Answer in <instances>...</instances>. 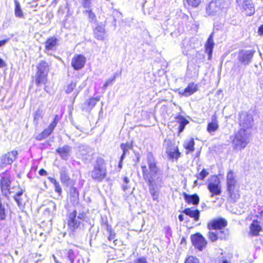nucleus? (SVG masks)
Returning <instances> with one entry per match:
<instances>
[{"mask_svg":"<svg viewBox=\"0 0 263 263\" xmlns=\"http://www.w3.org/2000/svg\"><path fill=\"white\" fill-rule=\"evenodd\" d=\"M233 148L241 150L250 142V136L245 129H240L231 137Z\"/></svg>","mask_w":263,"mask_h":263,"instance_id":"1","label":"nucleus"},{"mask_svg":"<svg viewBox=\"0 0 263 263\" xmlns=\"http://www.w3.org/2000/svg\"><path fill=\"white\" fill-rule=\"evenodd\" d=\"M91 178L98 182H101L106 177L107 168L104 160L98 158L94 164L93 170L90 172Z\"/></svg>","mask_w":263,"mask_h":263,"instance_id":"2","label":"nucleus"},{"mask_svg":"<svg viewBox=\"0 0 263 263\" xmlns=\"http://www.w3.org/2000/svg\"><path fill=\"white\" fill-rule=\"evenodd\" d=\"M142 175L145 181L148 185L156 184V181L160 178L159 170H148L146 165L141 166Z\"/></svg>","mask_w":263,"mask_h":263,"instance_id":"3","label":"nucleus"},{"mask_svg":"<svg viewBox=\"0 0 263 263\" xmlns=\"http://www.w3.org/2000/svg\"><path fill=\"white\" fill-rule=\"evenodd\" d=\"M11 183V180L10 173L7 172L3 173L1 180V188L2 192L5 196H8L10 194Z\"/></svg>","mask_w":263,"mask_h":263,"instance_id":"4","label":"nucleus"},{"mask_svg":"<svg viewBox=\"0 0 263 263\" xmlns=\"http://www.w3.org/2000/svg\"><path fill=\"white\" fill-rule=\"evenodd\" d=\"M77 211L74 210L69 213L68 216L67 225L68 229L70 234H73L75 231L79 228L81 221L77 218Z\"/></svg>","mask_w":263,"mask_h":263,"instance_id":"5","label":"nucleus"},{"mask_svg":"<svg viewBox=\"0 0 263 263\" xmlns=\"http://www.w3.org/2000/svg\"><path fill=\"white\" fill-rule=\"evenodd\" d=\"M208 189L211 193V197L220 195L221 191L219 179L217 177H212L208 184Z\"/></svg>","mask_w":263,"mask_h":263,"instance_id":"6","label":"nucleus"},{"mask_svg":"<svg viewBox=\"0 0 263 263\" xmlns=\"http://www.w3.org/2000/svg\"><path fill=\"white\" fill-rule=\"evenodd\" d=\"M17 155V151H12L3 155L0 160V167L3 168L11 164L16 159Z\"/></svg>","mask_w":263,"mask_h":263,"instance_id":"7","label":"nucleus"},{"mask_svg":"<svg viewBox=\"0 0 263 263\" xmlns=\"http://www.w3.org/2000/svg\"><path fill=\"white\" fill-rule=\"evenodd\" d=\"M255 50H241L239 52L238 56L239 61L244 65H249L252 60Z\"/></svg>","mask_w":263,"mask_h":263,"instance_id":"8","label":"nucleus"},{"mask_svg":"<svg viewBox=\"0 0 263 263\" xmlns=\"http://www.w3.org/2000/svg\"><path fill=\"white\" fill-rule=\"evenodd\" d=\"M193 245L199 251H202L206 245L205 239L199 233H196L191 237Z\"/></svg>","mask_w":263,"mask_h":263,"instance_id":"9","label":"nucleus"},{"mask_svg":"<svg viewBox=\"0 0 263 263\" xmlns=\"http://www.w3.org/2000/svg\"><path fill=\"white\" fill-rule=\"evenodd\" d=\"M220 11V4L218 1H212L206 6V14L209 16H214Z\"/></svg>","mask_w":263,"mask_h":263,"instance_id":"10","label":"nucleus"},{"mask_svg":"<svg viewBox=\"0 0 263 263\" xmlns=\"http://www.w3.org/2000/svg\"><path fill=\"white\" fill-rule=\"evenodd\" d=\"M86 58L81 54L74 55L71 60V66L76 70L83 68L86 63Z\"/></svg>","mask_w":263,"mask_h":263,"instance_id":"11","label":"nucleus"},{"mask_svg":"<svg viewBox=\"0 0 263 263\" xmlns=\"http://www.w3.org/2000/svg\"><path fill=\"white\" fill-rule=\"evenodd\" d=\"M227 226V221L224 218H218L212 220L208 224L209 230H215L218 231L223 229Z\"/></svg>","mask_w":263,"mask_h":263,"instance_id":"12","label":"nucleus"},{"mask_svg":"<svg viewBox=\"0 0 263 263\" xmlns=\"http://www.w3.org/2000/svg\"><path fill=\"white\" fill-rule=\"evenodd\" d=\"M253 119L251 115L242 113L240 115V125L244 128H249L253 125Z\"/></svg>","mask_w":263,"mask_h":263,"instance_id":"13","label":"nucleus"},{"mask_svg":"<svg viewBox=\"0 0 263 263\" xmlns=\"http://www.w3.org/2000/svg\"><path fill=\"white\" fill-rule=\"evenodd\" d=\"M238 5L243 8L247 15L251 16L254 14L255 9L253 4L248 0H236Z\"/></svg>","mask_w":263,"mask_h":263,"instance_id":"14","label":"nucleus"},{"mask_svg":"<svg viewBox=\"0 0 263 263\" xmlns=\"http://www.w3.org/2000/svg\"><path fill=\"white\" fill-rule=\"evenodd\" d=\"M71 151V147L65 145L57 149V153L60 156L61 158L65 160L68 159Z\"/></svg>","mask_w":263,"mask_h":263,"instance_id":"15","label":"nucleus"},{"mask_svg":"<svg viewBox=\"0 0 263 263\" xmlns=\"http://www.w3.org/2000/svg\"><path fill=\"white\" fill-rule=\"evenodd\" d=\"M58 39L55 37L48 38L45 43V50L47 51L55 50L58 44Z\"/></svg>","mask_w":263,"mask_h":263,"instance_id":"16","label":"nucleus"},{"mask_svg":"<svg viewBox=\"0 0 263 263\" xmlns=\"http://www.w3.org/2000/svg\"><path fill=\"white\" fill-rule=\"evenodd\" d=\"M147 163L148 166V170H159L157 165V162L152 153L149 152L146 156Z\"/></svg>","mask_w":263,"mask_h":263,"instance_id":"17","label":"nucleus"},{"mask_svg":"<svg viewBox=\"0 0 263 263\" xmlns=\"http://www.w3.org/2000/svg\"><path fill=\"white\" fill-rule=\"evenodd\" d=\"M214 46V43L213 41V33H212L209 36L208 40L205 45V52L209 55V60H210L211 58Z\"/></svg>","mask_w":263,"mask_h":263,"instance_id":"18","label":"nucleus"},{"mask_svg":"<svg viewBox=\"0 0 263 263\" xmlns=\"http://www.w3.org/2000/svg\"><path fill=\"white\" fill-rule=\"evenodd\" d=\"M68 172V170L65 166H63L60 168V180L63 184L67 185L70 180V177Z\"/></svg>","mask_w":263,"mask_h":263,"instance_id":"19","label":"nucleus"},{"mask_svg":"<svg viewBox=\"0 0 263 263\" xmlns=\"http://www.w3.org/2000/svg\"><path fill=\"white\" fill-rule=\"evenodd\" d=\"M197 90L198 86L197 84L194 83H190L181 94L184 97H189L197 91Z\"/></svg>","mask_w":263,"mask_h":263,"instance_id":"20","label":"nucleus"},{"mask_svg":"<svg viewBox=\"0 0 263 263\" xmlns=\"http://www.w3.org/2000/svg\"><path fill=\"white\" fill-rule=\"evenodd\" d=\"M183 213L191 218H193L195 221L199 220L200 212L198 210H192L190 208H186L183 210Z\"/></svg>","mask_w":263,"mask_h":263,"instance_id":"21","label":"nucleus"},{"mask_svg":"<svg viewBox=\"0 0 263 263\" xmlns=\"http://www.w3.org/2000/svg\"><path fill=\"white\" fill-rule=\"evenodd\" d=\"M183 197L185 201L188 203H192L194 205H197L199 203V198L196 194L190 195L184 193Z\"/></svg>","mask_w":263,"mask_h":263,"instance_id":"22","label":"nucleus"},{"mask_svg":"<svg viewBox=\"0 0 263 263\" xmlns=\"http://www.w3.org/2000/svg\"><path fill=\"white\" fill-rule=\"evenodd\" d=\"M169 159L173 160L174 159H177L180 157V153L179 152L177 147H173V148H167L166 151Z\"/></svg>","mask_w":263,"mask_h":263,"instance_id":"23","label":"nucleus"},{"mask_svg":"<svg viewBox=\"0 0 263 263\" xmlns=\"http://www.w3.org/2000/svg\"><path fill=\"white\" fill-rule=\"evenodd\" d=\"M227 189L235 187L236 181L232 171H230L227 176Z\"/></svg>","mask_w":263,"mask_h":263,"instance_id":"24","label":"nucleus"},{"mask_svg":"<svg viewBox=\"0 0 263 263\" xmlns=\"http://www.w3.org/2000/svg\"><path fill=\"white\" fill-rule=\"evenodd\" d=\"M48 74L36 72L35 74V82L37 85L40 84H46L47 82Z\"/></svg>","mask_w":263,"mask_h":263,"instance_id":"25","label":"nucleus"},{"mask_svg":"<svg viewBox=\"0 0 263 263\" xmlns=\"http://www.w3.org/2000/svg\"><path fill=\"white\" fill-rule=\"evenodd\" d=\"M212 122L209 123L207 126V130L210 133L215 132L219 127L216 116L214 115L212 116Z\"/></svg>","mask_w":263,"mask_h":263,"instance_id":"26","label":"nucleus"},{"mask_svg":"<svg viewBox=\"0 0 263 263\" xmlns=\"http://www.w3.org/2000/svg\"><path fill=\"white\" fill-rule=\"evenodd\" d=\"M37 72L48 74L49 72V64L45 61H41L37 66Z\"/></svg>","mask_w":263,"mask_h":263,"instance_id":"27","label":"nucleus"},{"mask_svg":"<svg viewBox=\"0 0 263 263\" xmlns=\"http://www.w3.org/2000/svg\"><path fill=\"white\" fill-rule=\"evenodd\" d=\"M69 197L73 203H77L79 200V192L77 188L73 186L69 189Z\"/></svg>","mask_w":263,"mask_h":263,"instance_id":"28","label":"nucleus"},{"mask_svg":"<svg viewBox=\"0 0 263 263\" xmlns=\"http://www.w3.org/2000/svg\"><path fill=\"white\" fill-rule=\"evenodd\" d=\"M194 145L195 142L193 138H191L189 140H186L184 142L183 147L186 149V154H189L190 152H193L194 151Z\"/></svg>","mask_w":263,"mask_h":263,"instance_id":"29","label":"nucleus"},{"mask_svg":"<svg viewBox=\"0 0 263 263\" xmlns=\"http://www.w3.org/2000/svg\"><path fill=\"white\" fill-rule=\"evenodd\" d=\"M93 33L96 38L99 40H103L104 38L105 28L102 26H98L94 30Z\"/></svg>","mask_w":263,"mask_h":263,"instance_id":"30","label":"nucleus"},{"mask_svg":"<svg viewBox=\"0 0 263 263\" xmlns=\"http://www.w3.org/2000/svg\"><path fill=\"white\" fill-rule=\"evenodd\" d=\"M261 228L257 221H253L250 227V233L253 236H257Z\"/></svg>","mask_w":263,"mask_h":263,"instance_id":"31","label":"nucleus"},{"mask_svg":"<svg viewBox=\"0 0 263 263\" xmlns=\"http://www.w3.org/2000/svg\"><path fill=\"white\" fill-rule=\"evenodd\" d=\"M53 129L49 126L41 134L37 135L35 138L36 140L41 141L48 137L53 132Z\"/></svg>","mask_w":263,"mask_h":263,"instance_id":"32","label":"nucleus"},{"mask_svg":"<svg viewBox=\"0 0 263 263\" xmlns=\"http://www.w3.org/2000/svg\"><path fill=\"white\" fill-rule=\"evenodd\" d=\"M53 129L49 126L41 134L37 135L35 138L36 140L41 141L48 137L53 132Z\"/></svg>","mask_w":263,"mask_h":263,"instance_id":"33","label":"nucleus"},{"mask_svg":"<svg viewBox=\"0 0 263 263\" xmlns=\"http://www.w3.org/2000/svg\"><path fill=\"white\" fill-rule=\"evenodd\" d=\"M176 119L177 122L179 124V133H180L183 132L185 125L189 123V121L183 117L181 116L177 117Z\"/></svg>","mask_w":263,"mask_h":263,"instance_id":"34","label":"nucleus"},{"mask_svg":"<svg viewBox=\"0 0 263 263\" xmlns=\"http://www.w3.org/2000/svg\"><path fill=\"white\" fill-rule=\"evenodd\" d=\"M231 202H235L239 198V195L235 192V188L227 189Z\"/></svg>","mask_w":263,"mask_h":263,"instance_id":"35","label":"nucleus"},{"mask_svg":"<svg viewBox=\"0 0 263 263\" xmlns=\"http://www.w3.org/2000/svg\"><path fill=\"white\" fill-rule=\"evenodd\" d=\"M120 147L123 151V154L121 156V160H123L125 158L126 155L129 153V149L132 148V145L128 143H122L120 145Z\"/></svg>","mask_w":263,"mask_h":263,"instance_id":"36","label":"nucleus"},{"mask_svg":"<svg viewBox=\"0 0 263 263\" xmlns=\"http://www.w3.org/2000/svg\"><path fill=\"white\" fill-rule=\"evenodd\" d=\"M217 237L218 239L225 240L229 236V231L228 230L221 229L217 231Z\"/></svg>","mask_w":263,"mask_h":263,"instance_id":"37","label":"nucleus"},{"mask_svg":"<svg viewBox=\"0 0 263 263\" xmlns=\"http://www.w3.org/2000/svg\"><path fill=\"white\" fill-rule=\"evenodd\" d=\"M100 100L99 97H96L94 98H91L87 100L85 102V104L87 105L88 107L91 109L97 104V102Z\"/></svg>","mask_w":263,"mask_h":263,"instance_id":"38","label":"nucleus"},{"mask_svg":"<svg viewBox=\"0 0 263 263\" xmlns=\"http://www.w3.org/2000/svg\"><path fill=\"white\" fill-rule=\"evenodd\" d=\"M156 184L152 185H148L149 189V193L153 197L154 200H157L159 197L158 192L157 189L154 186Z\"/></svg>","mask_w":263,"mask_h":263,"instance_id":"39","label":"nucleus"},{"mask_svg":"<svg viewBox=\"0 0 263 263\" xmlns=\"http://www.w3.org/2000/svg\"><path fill=\"white\" fill-rule=\"evenodd\" d=\"M76 87V83L71 82L67 86L66 88L65 89L66 93L67 94L71 93Z\"/></svg>","mask_w":263,"mask_h":263,"instance_id":"40","label":"nucleus"},{"mask_svg":"<svg viewBox=\"0 0 263 263\" xmlns=\"http://www.w3.org/2000/svg\"><path fill=\"white\" fill-rule=\"evenodd\" d=\"M209 174V173L205 170L203 169L201 172L196 175V177L200 180H203L204 178Z\"/></svg>","mask_w":263,"mask_h":263,"instance_id":"41","label":"nucleus"},{"mask_svg":"<svg viewBox=\"0 0 263 263\" xmlns=\"http://www.w3.org/2000/svg\"><path fill=\"white\" fill-rule=\"evenodd\" d=\"M15 14L16 16L21 17L22 16V12L21 9L20 5L18 2L15 1Z\"/></svg>","mask_w":263,"mask_h":263,"instance_id":"42","label":"nucleus"},{"mask_svg":"<svg viewBox=\"0 0 263 263\" xmlns=\"http://www.w3.org/2000/svg\"><path fill=\"white\" fill-rule=\"evenodd\" d=\"M129 180L127 177H124L123 178V183L122 184V190L124 192H126L127 190L129 189V186L128 185Z\"/></svg>","mask_w":263,"mask_h":263,"instance_id":"43","label":"nucleus"},{"mask_svg":"<svg viewBox=\"0 0 263 263\" xmlns=\"http://www.w3.org/2000/svg\"><path fill=\"white\" fill-rule=\"evenodd\" d=\"M209 238L212 242H214L218 239L217 237V231L215 232L210 231L208 234Z\"/></svg>","mask_w":263,"mask_h":263,"instance_id":"44","label":"nucleus"},{"mask_svg":"<svg viewBox=\"0 0 263 263\" xmlns=\"http://www.w3.org/2000/svg\"><path fill=\"white\" fill-rule=\"evenodd\" d=\"M187 4L193 7H197L201 3V0H184Z\"/></svg>","mask_w":263,"mask_h":263,"instance_id":"45","label":"nucleus"},{"mask_svg":"<svg viewBox=\"0 0 263 263\" xmlns=\"http://www.w3.org/2000/svg\"><path fill=\"white\" fill-rule=\"evenodd\" d=\"M59 119L58 115H55L54 117L53 120L51 122V123L49 124L48 126L50 128L52 129H54V128L56 127L58 122H59Z\"/></svg>","mask_w":263,"mask_h":263,"instance_id":"46","label":"nucleus"},{"mask_svg":"<svg viewBox=\"0 0 263 263\" xmlns=\"http://www.w3.org/2000/svg\"><path fill=\"white\" fill-rule=\"evenodd\" d=\"M84 8L90 9L91 6V0H79Z\"/></svg>","mask_w":263,"mask_h":263,"instance_id":"47","label":"nucleus"},{"mask_svg":"<svg viewBox=\"0 0 263 263\" xmlns=\"http://www.w3.org/2000/svg\"><path fill=\"white\" fill-rule=\"evenodd\" d=\"M23 193V191L22 190L21 191L17 193L14 197V199L15 200V201L17 202L18 205H20L22 204V201H21L20 197L22 195Z\"/></svg>","mask_w":263,"mask_h":263,"instance_id":"48","label":"nucleus"},{"mask_svg":"<svg viewBox=\"0 0 263 263\" xmlns=\"http://www.w3.org/2000/svg\"><path fill=\"white\" fill-rule=\"evenodd\" d=\"M184 263H199V260L197 258H196V257L193 256H190L186 259Z\"/></svg>","mask_w":263,"mask_h":263,"instance_id":"49","label":"nucleus"},{"mask_svg":"<svg viewBox=\"0 0 263 263\" xmlns=\"http://www.w3.org/2000/svg\"><path fill=\"white\" fill-rule=\"evenodd\" d=\"M67 258L70 261V263H74L75 256L74 252L72 250H68L67 252Z\"/></svg>","mask_w":263,"mask_h":263,"instance_id":"50","label":"nucleus"},{"mask_svg":"<svg viewBox=\"0 0 263 263\" xmlns=\"http://www.w3.org/2000/svg\"><path fill=\"white\" fill-rule=\"evenodd\" d=\"M115 79H116V76L114 75V76L113 77V78L112 79H109L107 80V81L105 82V83L103 85V88L104 89H106V88L108 86H109V85L112 84L113 82L115 81Z\"/></svg>","mask_w":263,"mask_h":263,"instance_id":"51","label":"nucleus"},{"mask_svg":"<svg viewBox=\"0 0 263 263\" xmlns=\"http://www.w3.org/2000/svg\"><path fill=\"white\" fill-rule=\"evenodd\" d=\"M107 230L109 232V236H108V238H107L108 240L109 241H111L112 240H114L115 237V233L112 232V231L111 230V228H109L108 227H107Z\"/></svg>","mask_w":263,"mask_h":263,"instance_id":"52","label":"nucleus"},{"mask_svg":"<svg viewBox=\"0 0 263 263\" xmlns=\"http://www.w3.org/2000/svg\"><path fill=\"white\" fill-rule=\"evenodd\" d=\"M134 263H148L145 257L138 258L134 260Z\"/></svg>","mask_w":263,"mask_h":263,"instance_id":"53","label":"nucleus"},{"mask_svg":"<svg viewBox=\"0 0 263 263\" xmlns=\"http://www.w3.org/2000/svg\"><path fill=\"white\" fill-rule=\"evenodd\" d=\"M54 186L55 191L58 193L59 194H60L62 192V189L60 186V185L58 182L53 184Z\"/></svg>","mask_w":263,"mask_h":263,"instance_id":"54","label":"nucleus"},{"mask_svg":"<svg viewBox=\"0 0 263 263\" xmlns=\"http://www.w3.org/2000/svg\"><path fill=\"white\" fill-rule=\"evenodd\" d=\"M86 12L88 13L89 17L91 19H93L95 17V14L90 9H88V10H86Z\"/></svg>","mask_w":263,"mask_h":263,"instance_id":"55","label":"nucleus"},{"mask_svg":"<svg viewBox=\"0 0 263 263\" xmlns=\"http://www.w3.org/2000/svg\"><path fill=\"white\" fill-rule=\"evenodd\" d=\"M8 41L9 39L0 41V47L4 46Z\"/></svg>","mask_w":263,"mask_h":263,"instance_id":"56","label":"nucleus"},{"mask_svg":"<svg viewBox=\"0 0 263 263\" xmlns=\"http://www.w3.org/2000/svg\"><path fill=\"white\" fill-rule=\"evenodd\" d=\"M39 174L41 176H45L47 175V172L44 169H41L39 172Z\"/></svg>","mask_w":263,"mask_h":263,"instance_id":"57","label":"nucleus"},{"mask_svg":"<svg viewBox=\"0 0 263 263\" xmlns=\"http://www.w3.org/2000/svg\"><path fill=\"white\" fill-rule=\"evenodd\" d=\"M48 179L50 181V182H51L53 184H54L55 183H56L58 182L54 178H52L51 177H48Z\"/></svg>","mask_w":263,"mask_h":263,"instance_id":"58","label":"nucleus"},{"mask_svg":"<svg viewBox=\"0 0 263 263\" xmlns=\"http://www.w3.org/2000/svg\"><path fill=\"white\" fill-rule=\"evenodd\" d=\"M77 218L78 220H79V219L82 220L85 218V215L83 213H80Z\"/></svg>","mask_w":263,"mask_h":263,"instance_id":"59","label":"nucleus"},{"mask_svg":"<svg viewBox=\"0 0 263 263\" xmlns=\"http://www.w3.org/2000/svg\"><path fill=\"white\" fill-rule=\"evenodd\" d=\"M41 117L40 114L39 113V111H36L35 113V115L34 116V120H38L39 118Z\"/></svg>","mask_w":263,"mask_h":263,"instance_id":"60","label":"nucleus"},{"mask_svg":"<svg viewBox=\"0 0 263 263\" xmlns=\"http://www.w3.org/2000/svg\"><path fill=\"white\" fill-rule=\"evenodd\" d=\"M258 33L260 35H263V24L261 25L258 28Z\"/></svg>","mask_w":263,"mask_h":263,"instance_id":"61","label":"nucleus"},{"mask_svg":"<svg viewBox=\"0 0 263 263\" xmlns=\"http://www.w3.org/2000/svg\"><path fill=\"white\" fill-rule=\"evenodd\" d=\"M123 161V160H121V157H120V162L118 164V167L120 168V170L122 168V165H123L122 161Z\"/></svg>","mask_w":263,"mask_h":263,"instance_id":"62","label":"nucleus"},{"mask_svg":"<svg viewBox=\"0 0 263 263\" xmlns=\"http://www.w3.org/2000/svg\"><path fill=\"white\" fill-rule=\"evenodd\" d=\"M5 65V62L0 58V67H3Z\"/></svg>","mask_w":263,"mask_h":263,"instance_id":"63","label":"nucleus"},{"mask_svg":"<svg viewBox=\"0 0 263 263\" xmlns=\"http://www.w3.org/2000/svg\"><path fill=\"white\" fill-rule=\"evenodd\" d=\"M178 219L180 221H183L184 220V216L183 215L180 214L178 216Z\"/></svg>","mask_w":263,"mask_h":263,"instance_id":"64","label":"nucleus"}]
</instances>
